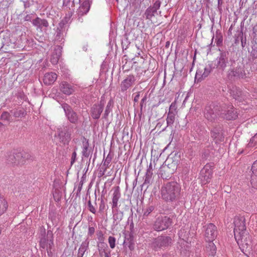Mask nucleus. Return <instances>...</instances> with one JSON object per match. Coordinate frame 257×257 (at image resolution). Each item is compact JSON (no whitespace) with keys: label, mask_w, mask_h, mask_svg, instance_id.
Returning a JSON list of instances; mask_svg holds the SVG:
<instances>
[{"label":"nucleus","mask_w":257,"mask_h":257,"mask_svg":"<svg viewBox=\"0 0 257 257\" xmlns=\"http://www.w3.org/2000/svg\"><path fill=\"white\" fill-rule=\"evenodd\" d=\"M8 202L6 199L0 195V215L6 212L8 209Z\"/></svg>","instance_id":"nucleus-21"},{"label":"nucleus","mask_w":257,"mask_h":257,"mask_svg":"<svg viewBox=\"0 0 257 257\" xmlns=\"http://www.w3.org/2000/svg\"><path fill=\"white\" fill-rule=\"evenodd\" d=\"M24 6L25 9L30 7V3L29 1H23Z\"/></svg>","instance_id":"nucleus-57"},{"label":"nucleus","mask_w":257,"mask_h":257,"mask_svg":"<svg viewBox=\"0 0 257 257\" xmlns=\"http://www.w3.org/2000/svg\"><path fill=\"white\" fill-rule=\"evenodd\" d=\"M224 117L229 120L235 119L237 117L236 110L232 106L229 107Z\"/></svg>","instance_id":"nucleus-19"},{"label":"nucleus","mask_w":257,"mask_h":257,"mask_svg":"<svg viewBox=\"0 0 257 257\" xmlns=\"http://www.w3.org/2000/svg\"><path fill=\"white\" fill-rule=\"evenodd\" d=\"M207 241H213L217 236V228L215 225L209 223L205 226L204 234Z\"/></svg>","instance_id":"nucleus-7"},{"label":"nucleus","mask_w":257,"mask_h":257,"mask_svg":"<svg viewBox=\"0 0 257 257\" xmlns=\"http://www.w3.org/2000/svg\"><path fill=\"white\" fill-rule=\"evenodd\" d=\"M153 168L152 163H151L148 167L147 172L146 174V178L145 180V183L149 184L152 178Z\"/></svg>","instance_id":"nucleus-22"},{"label":"nucleus","mask_w":257,"mask_h":257,"mask_svg":"<svg viewBox=\"0 0 257 257\" xmlns=\"http://www.w3.org/2000/svg\"><path fill=\"white\" fill-rule=\"evenodd\" d=\"M204 115L207 119L210 121L214 120L219 115L217 108L213 105L206 106L204 110Z\"/></svg>","instance_id":"nucleus-8"},{"label":"nucleus","mask_w":257,"mask_h":257,"mask_svg":"<svg viewBox=\"0 0 257 257\" xmlns=\"http://www.w3.org/2000/svg\"><path fill=\"white\" fill-rule=\"evenodd\" d=\"M61 90L67 95L71 94L74 91L73 88L67 81H63L61 86Z\"/></svg>","instance_id":"nucleus-20"},{"label":"nucleus","mask_w":257,"mask_h":257,"mask_svg":"<svg viewBox=\"0 0 257 257\" xmlns=\"http://www.w3.org/2000/svg\"><path fill=\"white\" fill-rule=\"evenodd\" d=\"M177 100H178V97L176 98L174 102L172 103V104H171L170 107V110L173 109H176V103L177 102Z\"/></svg>","instance_id":"nucleus-53"},{"label":"nucleus","mask_w":257,"mask_h":257,"mask_svg":"<svg viewBox=\"0 0 257 257\" xmlns=\"http://www.w3.org/2000/svg\"><path fill=\"white\" fill-rule=\"evenodd\" d=\"M32 24L37 27V29H42L44 27L47 28L49 26V23L46 19H42L39 17H37L32 20Z\"/></svg>","instance_id":"nucleus-14"},{"label":"nucleus","mask_w":257,"mask_h":257,"mask_svg":"<svg viewBox=\"0 0 257 257\" xmlns=\"http://www.w3.org/2000/svg\"><path fill=\"white\" fill-rule=\"evenodd\" d=\"M40 246L43 248H45L46 247V242H45V239H41L40 242Z\"/></svg>","instance_id":"nucleus-54"},{"label":"nucleus","mask_w":257,"mask_h":257,"mask_svg":"<svg viewBox=\"0 0 257 257\" xmlns=\"http://www.w3.org/2000/svg\"><path fill=\"white\" fill-rule=\"evenodd\" d=\"M105 203L103 200H102L99 204V211H102L105 209Z\"/></svg>","instance_id":"nucleus-51"},{"label":"nucleus","mask_w":257,"mask_h":257,"mask_svg":"<svg viewBox=\"0 0 257 257\" xmlns=\"http://www.w3.org/2000/svg\"><path fill=\"white\" fill-rule=\"evenodd\" d=\"M169 45H170V42L167 41V42L166 43V46H166V47L168 48V47H169Z\"/></svg>","instance_id":"nucleus-62"},{"label":"nucleus","mask_w":257,"mask_h":257,"mask_svg":"<svg viewBox=\"0 0 257 257\" xmlns=\"http://www.w3.org/2000/svg\"><path fill=\"white\" fill-rule=\"evenodd\" d=\"M253 251L257 255V243L253 246Z\"/></svg>","instance_id":"nucleus-58"},{"label":"nucleus","mask_w":257,"mask_h":257,"mask_svg":"<svg viewBox=\"0 0 257 257\" xmlns=\"http://www.w3.org/2000/svg\"><path fill=\"white\" fill-rule=\"evenodd\" d=\"M85 9L83 8L81 9V8H79L77 11V15L78 19H80L81 17L86 14L88 12H85Z\"/></svg>","instance_id":"nucleus-34"},{"label":"nucleus","mask_w":257,"mask_h":257,"mask_svg":"<svg viewBox=\"0 0 257 257\" xmlns=\"http://www.w3.org/2000/svg\"><path fill=\"white\" fill-rule=\"evenodd\" d=\"M171 238L169 236H159L155 239L154 246L158 247H166L171 243Z\"/></svg>","instance_id":"nucleus-12"},{"label":"nucleus","mask_w":257,"mask_h":257,"mask_svg":"<svg viewBox=\"0 0 257 257\" xmlns=\"http://www.w3.org/2000/svg\"><path fill=\"white\" fill-rule=\"evenodd\" d=\"M95 232V228L93 226H89L88 234L89 235L91 236Z\"/></svg>","instance_id":"nucleus-49"},{"label":"nucleus","mask_w":257,"mask_h":257,"mask_svg":"<svg viewBox=\"0 0 257 257\" xmlns=\"http://www.w3.org/2000/svg\"><path fill=\"white\" fill-rule=\"evenodd\" d=\"M234 98L236 99V100H238V101H240L241 99H239V98L238 97V96L237 97H236V96H235L234 97Z\"/></svg>","instance_id":"nucleus-63"},{"label":"nucleus","mask_w":257,"mask_h":257,"mask_svg":"<svg viewBox=\"0 0 257 257\" xmlns=\"http://www.w3.org/2000/svg\"><path fill=\"white\" fill-rule=\"evenodd\" d=\"M58 135L60 136V139L62 138V142H63L64 143L65 142L68 141L70 138V134L68 133H65V138L63 137V132H59L58 133Z\"/></svg>","instance_id":"nucleus-32"},{"label":"nucleus","mask_w":257,"mask_h":257,"mask_svg":"<svg viewBox=\"0 0 257 257\" xmlns=\"http://www.w3.org/2000/svg\"><path fill=\"white\" fill-rule=\"evenodd\" d=\"M240 41H241V44L242 47V48L245 47V46L246 45V41H247L246 36L245 34H244V37L242 38V39H241Z\"/></svg>","instance_id":"nucleus-46"},{"label":"nucleus","mask_w":257,"mask_h":257,"mask_svg":"<svg viewBox=\"0 0 257 257\" xmlns=\"http://www.w3.org/2000/svg\"><path fill=\"white\" fill-rule=\"evenodd\" d=\"M139 95H137L135 96V98H134V100L135 101H137L138 99H139Z\"/></svg>","instance_id":"nucleus-61"},{"label":"nucleus","mask_w":257,"mask_h":257,"mask_svg":"<svg viewBox=\"0 0 257 257\" xmlns=\"http://www.w3.org/2000/svg\"><path fill=\"white\" fill-rule=\"evenodd\" d=\"M237 34H235L234 37H237V38H239L240 40L242 38H243L244 34L243 33V27L241 26L240 30H238L237 32Z\"/></svg>","instance_id":"nucleus-37"},{"label":"nucleus","mask_w":257,"mask_h":257,"mask_svg":"<svg viewBox=\"0 0 257 257\" xmlns=\"http://www.w3.org/2000/svg\"><path fill=\"white\" fill-rule=\"evenodd\" d=\"M130 86V84L128 81H122L121 84V88L122 91L126 90Z\"/></svg>","instance_id":"nucleus-41"},{"label":"nucleus","mask_w":257,"mask_h":257,"mask_svg":"<svg viewBox=\"0 0 257 257\" xmlns=\"http://www.w3.org/2000/svg\"><path fill=\"white\" fill-rule=\"evenodd\" d=\"M146 100V97H144V98L142 99V102H144V101H145Z\"/></svg>","instance_id":"nucleus-64"},{"label":"nucleus","mask_w":257,"mask_h":257,"mask_svg":"<svg viewBox=\"0 0 257 257\" xmlns=\"http://www.w3.org/2000/svg\"><path fill=\"white\" fill-rule=\"evenodd\" d=\"M133 6L139 5L141 3V0H130Z\"/></svg>","instance_id":"nucleus-50"},{"label":"nucleus","mask_w":257,"mask_h":257,"mask_svg":"<svg viewBox=\"0 0 257 257\" xmlns=\"http://www.w3.org/2000/svg\"><path fill=\"white\" fill-rule=\"evenodd\" d=\"M62 107L68 120L72 123H75L77 121V116L75 112L72 110L70 106L67 104H63Z\"/></svg>","instance_id":"nucleus-10"},{"label":"nucleus","mask_w":257,"mask_h":257,"mask_svg":"<svg viewBox=\"0 0 257 257\" xmlns=\"http://www.w3.org/2000/svg\"><path fill=\"white\" fill-rule=\"evenodd\" d=\"M120 197V193L119 187H117L113 191L112 199V208L114 209L117 207V203Z\"/></svg>","instance_id":"nucleus-17"},{"label":"nucleus","mask_w":257,"mask_h":257,"mask_svg":"<svg viewBox=\"0 0 257 257\" xmlns=\"http://www.w3.org/2000/svg\"><path fill=\"white\" fill-rule=\"evenodd\" d=\"M64 32H65V31H61V30L57 29L56 35L55 38V41L59 42H61L63 41V40L64 39Z\"/></svg>","instance_id":"nucleus-27"},{"label":"nucleus","mask_w":257,"mask_h":257,"mask_svg":"<svg viewBox=\"0 0 257 257\" xmlns=\"http://www.w3.org/2000/svg\"><path fill=\"white\" fill-rule=\"evenodd\" d=\"M82 155L84 157L88 158L92 153L91 149L89 147L88 141L84 139L82 142Z\"/></svg>","instance_id":"nucleus-15"},{"label":"nucleus","mask_w":257,"mask_h":257,"mask_svg":"<svg viewBox=\"0 0 257 257\" xmlns=\"http://www.w3.org/2000/svg\"><path fill=\"white\" fill-rule=\"evenodd\" d=\"M212 169L210 165H206L201 170L199 178L202 184H206L210 181Z\"/></svg>","instance_id":"nucleus-4"},{"label":"nucleus","mask_w":257,"mask_h":257,"mask_svg":"<svg viewBox=\"0 0 257 257\" xmlns=\"http://www.w3.org/2000/svg\"><path fill=\"white\" fill-rule=\"evenodd\" d=\"M181 186L176 182H168L161 189V198L166 202H173L179 198Z\"/></svg>","instance_id":"nucleus-2"},{"label":"nucleus","mask_w":257,"mask_h":257,"mask_svg":"<svg viewBox=\"0 0 257 257\" xmlns=\"http://www.w3.org/2000/svg\"><path fill=\"white\" fill-rule=\"evenodd\" d=\"M235 239L242 250L251 248V237L246 231L245 218L243 216H236L234 219Z\"/></svg>","instance_id":"nucleus-1"},{"label":"nucleus","mask_w":257,"mask_h":257,"mask_svg":"<svg viewBox=\"0 0 257 257\" xmlns=\"http://www.w3.org/2000/svg\"><path fill=\"white\" fill-rule=\"evenodd\" d=\"M175 115L176 113L175 112L171 110L169 111L167 118V123L168 125H170L174 123L175 119Z\"/></svg>","instance_id":"nucleus-24"},{"label":"nucleus","mask_w":257,"mask_h":257,"mask_svg":"<svg viewBox=\"0 0 257 257\" xmlns=\"http://www.w3.org/2000/svg\"><path fill=\"white\" fill-rule=\"evenodd\" d=\"M229 52L227 51H221L219 56L216 58L217 68L218 70L224 71L228 63Z\"/></svg>","instance_id":"nucleus-5"},{"label":"nucleus","mask_w":257,"mask_h":257,"mask_svg":"<svg viewBox=\"0 0 257 257\" xmlns=\"http://www.w3.org/2000/svg\"><path fill=\"white\" fill-rule=\"evenodd\" d=\"M234 25L232 24L230 26V28H229V30H228V31L227 32V35H228V37L229 36H231L232 35V31L233 30V27Z\"/></svg>","instance_id":"nucleus-56"},{"label":"nucleus","mask_w":257,"mask_h":257,"mask_svg":"<svg viewBox=\"0 0 257 257\" xmlns=\"http://www.w3.org/2000/svg\"><path fill=\"white\" fill-rule=\"evenodd\" d=\"M216 45L217 46H220L222 45L223 37L220 33L216 34Z\"/></svg>","instance_id":"nucleus-36"},{"label":"nucleus","mask_w":257,"mask_h":257,"mask_svg":"<svg viewBox=\"0 0 257 257\" xmlns=\"http://www.w3.org/2000/svg\"><path fill=\"white\" fill-rule=\"evenodd\" d=\"M76 156H77L76 152L75 151H74L72 154V157H71V165H72L76 161Z\"/></svg>","instance_id":"nucleus-45"},{"label":"nucleus","mask_w":257,"mask_h":257,"mask_svg":"<svg viewBox=\"0 0 257 257\" xmlns=\"http://www.w3.org/2000/svg\"><path fill=\"white\" fill-rule=\"evenodd\" d=\"M161 4V2L160 1H156L153 6L147 8L144 14V16L146 17V19L151 20L155 16L157 13V10L160 8Z\"/></svg>","instance_id":"nucleus-9"},{"label":"nucleus","mask_w":257,"mask_h":257,"mask_svg":"<svg viewBox=\"0 0 257 257\" xmlns=\"http://www.w3.org/2000/svg\"><path fill=\"white\" fill-rule=\"evenodd\" d=\"M61 48L59 47L57 49H55L54 52L52 53L50 59V61L52 64L55 65L57 64L61 55Z\"/></svg>","instance_id":"nucleus-18"},{"label":"nucleus","mask_w":257,"mask_h":257,"mask_svg":"<svg viewBox=\"0 0 257 257\" xmlns=\"http://www.w3.org/2000/svg\"><path fill=\"white\" fill-rule=\"evenodd\" d=\"M123 213L120 211H117L113 215V223L117 224L122 220Z\"/></svg>","instance_id":"nucleus-26"},{"label":"nucleus","mask_w":257,"mask_h":257,"mask_svg":"<svg viewBox=\"0 0 257 257\" xmlns=\"http://www.w3.org/2000/svg\"><path fill=\"white\" fill-rule=\"evenodd\" d=\"M73 15V13L71 11L69 12L68 14L66 15V16L64 17V18L62 20L64 21V22H66L67 23H69L70 21L71 18L72 17Z\"/></svg>","instance_id":"nucleus-40"},{"label":"nucleus","mask_w":257,"mask_h":257,"mask_svg":"<svg viewBox=\"0 0 257 257\" xmlns=\"http://www.w3.org/2000/svg\"><path fill=\"white\" fill-rule=\"evenodd\" d=\"M212 70V68L210 65H208L205 67L203 70L199 69L197 70L195 80L198 78V80L199 79H205L210 73Z\"/></svg>","instance_id":"nucleus-11"},{"label":"nucleus","mask_w":257,"mask_h":257,"mask_svg":"<svg viewBox=\"0 0 257 257\" xmlns=\"http://www.w3.org/2000/svg\"><path fill=\"white\" fill-rule=\"evenodd\" d=\"M71 0H63V6L65 7H69L70 5Z\"/></svg>","instance_id":"nucleus-55"},{"label":"nucleus","mask_w":257,"mask_h":257,"mask_svg":"<svg viewBox=\"0 0 257 257\" xmlns=\"http://www.w3.org/2000/svg\"><path fill=\"white\" fill-rule=\"evenodd\" d=\"M10 117V115L9 113H8L7 112H3L1 115L2 119L5 120L9 121Z\"/></svg>","instance_id":"nucleus-43"},{"label":"nucleus","mask_w":257,"mask_h":257,"mask_svg":"<svg viewBox=\"0 0 257 257\" xmlns=\"http://www.w3.org/2000/svg\"><path fill=\"white\" fill-rule=\"evenodd\" d=\"M33 16L34 15L32 14H28L25 17L24 20L25 21H31V20L33 18Z\"/></svg>","instance_id":"nucleus-48"},{"label":"nucleus","mask_w":257,"mask_h":257,"mask_svg":"<svg viewBox=\"0 0 257 257\" xmlns=\"http://www.w3.org/2000/svg\"><path fill=\"white\" fill-rule=\"evenodd\" d=\"M252 32L253 34V39L255 37H257V25H255L252 29Z\"/></svg>","instance_id":"nucleus-52"},{"label":"nucleus","mask_w":257,"mask_h":257,"mask_svg":"<svg viewBox=\"0 0 257 257\" xmlns=\"http://www.w3.org/2000/svg\"><path fill=\"white\" fill-rule=\"evenodd\" d=\"M251 169L252 173H257V160L252 164Z\"/></svg>","instance_id":"nucleus-47"},{"label":"nucleus","mask_w":257,"mask_h":257,"mask_svg":"<svg viewBox=\"0 0 257 257\" xmlns=\"http://www.w3.org/2000/svg\"><path fill=\"white\" fill-rule=\"evenodd\" d=\"M88 208H89V211L92 212V213H94L95 214V212H96V210H95V207L92 205L90 201H88Z\"/></svg>","instance_id":"nucleus-44"},{"label":"nucleus","mask_w":257,"mask_h":257,"mask_svg":"<svg viewBox=\"0 0 257 257\" xmlns=\"http://www.w3.org/2000/svg\"><path fill=\"white\" fill-rule=\"evenodd\" d=\"M171 224L169 217L164 216L159 217L154 224V228L157 231H162L169 227Z\"/></svg>","instance_id":"nucleus-3"},{"label":"nucleus","mask_w":257,"mask_h":257,"mask_svg":"<svg viewBox=\"0 0 257 257\" xmlns=\"http://www.w3.org/2000/svg\"><path fill=\"white\" fill-rule=\"evenodd\" d=\"M251 51H249L248 62L250 63H257V42L255 41L252 42Z\"/></svg>","instance_id":"nucleus-13"},{"label":"nucleus","mask_w":257,"mask_h":257,"mask_svg":"<svg viewBox=\"0 0 257 257\" xmlns=\"http://www.w3.org/2000/svg\"><path fill=\"white\" fill-rule=\"evenodd\" d=\"M87 244L86 243H83L80 246L78 250V257H83L84 252L87 249Z\"/></svg>","instance_id":"nucleus-28"},{"label":"nucleus","mask_w":257,"mask_h":257,"mask_svg":"<svg viewBox=\"0 0 257 257\" xmlns=\"http://www.w3.org/2000/svg\"><path fill=\"white\" fill-rule=\"evenodd\" d=\"M91 4V1L90 0H85L83 2V3L81 5L79 8H81V9L83 8L85 9V12H89L90 5Z\"/></svg>","instance_id":"nucleus-29"},{"label":"nucleus","mask_w":257,"mask_h":257,"mask_svg":"<svg viewBox=\"0 0 257 257\" xmlns=\"http://www.w3.org/2000/svg\"><path fill=\"white\" fill-rule=\"evenodd\" d=\"M250 181L252 187L257 188V173H252Z\"/></svg>","instance_id":"nucleus-31"},{"label":"nucleus","mask_w":257,"mask_h":257,"mask_svg":"<svg viewBox=\"0 0 257 257\" xmlns=\"http://www.w3.org/2000/svg\"><path fill=\"white\" fill-rule=\"evenodd\" d=\"M115 238L113 236H109L108 237V243L110 247L112 249L114 248L115 246Z\"/></svg>","instance_id":"nucleus-35"},{"label":"nucleus","mask_w":257,"mask_h":257,"mask_svg":"<svg viewBox=\"0 0 257 257\" xmlns=\"http://www.w3.org/2000/svg\"><path fill=\"white\" fill-rule=\"evenodd\" d=\"M102 104L94 105L91 109V115L94 119H98L103 110Z\"/></svg>","instance_id":"nucleus-16"},{"label":"nucleus","mask_w":257,"mask_h":257,"mask_svg":"<svg viewBox=\"0 0 257 257\" xmlns=\"http://www.w3.org/2000/svg\"><path fill=\"white\" fill-rule=\"evenodd\" d=\"M227 77L229 79H243L245 78V73L242 68L236 67L228 70Z\"/></svg>","instance_id":"nucleus-6"},{"label":"nucleus","mask_w":257,"mask_h":257,"mask_svg":"<svg viewBox=\"0 0 257 257\" xmlns=\"http://www.w3.org/2000/svg\"><path fill=\"white\" fill-rule=\"evenodd\" d=\"M208 245L207 246V250L208 251L209 254L212 256H213L216 251V247L215 244L212 241H208Z\"/></svg>","instance_id":"nucleus-23"},{"label":"nucleus","mask_w":257,"mask_h":257,"mask_svg":"<svg viewBox=\"0 0 257 257\" xmlns=\"http://www.w3.org/2000/svg\"><path fill=\"white\" fill-rule=\"evenodd\" d=\"M112 101L111 100H110L109 102L107 103V105L106 106L105 110V114L107 116L108 113H109L110 109V107H112Z\"/></svg>","instance_id":"nucleus-42"},{"label":"nucleus","mask_w":257,"mask_h":257,"mask_svg":"<svg viewBox=\"0 0 257 257\" xmlns=\"http://www.w3.org/2000/svg\"><path fill=\"white\" fill-rule=\"evenodd\" d=\"M179 237L183 240L184 241H185L186 242L188 241V232L187 231H185L184 229H181L179 232Z\"/></svg>","instance_id":"nucleus-30"},{"label":"nucleus","mask_w":257,"mask_h":257,"mask_svg":"<svg viewBox=\"0 0 257 257\" xmlns=\"http://www.w3.org/2000/svg\"><path fill=\"white\" fill-rule=\"evenodd\" d=\"M217 1H218V8H219L222 5L223 2H222V0H217Z\"/></svg>","instance_id":"nucleus-59"},{"label":"nucleus","mask_w":257,"mask_h":257,"mask_svg":"<svg viewBox=\"0 0 257 257\" xmlns=\"http://www.w3.org/2000/svg\"><path fill=\"white\" fill-rule=\"evenodd\" d=\"M57 75L56 73L51 72L45 73L43 80H56Z\"/></svg>","instance_id":"nucleus-25"},{"label":"nucleus","mask_w":257,"mask_h":257,"mask_svg":"<svg viewBox=\"0 0 257 257\" xmlns=\"http://www.w3.org/2000/svg\"><path fill=\"white\" fill-rule=\"evenodd\" d=\"M67 24H68L67 23L64 22V21L61 20V21L59 23V25H58V26L57 29L65 31V26Z\"/></svg>","instance_id":"nucleus-38"},{"label":"nucleus","mask_w":257,"mask_h":257,"mask_svg":"<svg viewBox=\"0 0 257 257\" xmlns=\"http://www.w3.org/2000/svg\"><path fill=\"white\" fill-rule=\"evenodd\" d=\"M154 209V207L153 206H150L148 207L144 211V215L148 216L149 215Z\"/></svg>","instance_id":"nucleus-39"},{"label":"nucleus","mask_w":257,"mask_h":257,"mask_svg":"<svg viewBox=\"0 0 257 257\" xmlns=\"http://www.w3.org/2000/svg\"><path fill=\"white\" fill-rule=\"evenodd\" d=\"M239 38H237V37H235V43L237 44L239 43Z\"/></svg>","instance_id":"nucleus-60"},{"label":"nucleus","mask_w":257,"mask_h":257,"mask_svg":"<svg viewBox=\"0 0 257 257\" xmlns=\"http://www.w3.org/2000/svg\"><path fill=\"white\" fill-rule=\"evenodd\" d=\"M257 143V133L250 139L249 143L248 144V147L251 148L253 147Z\"/></svg>","instance_id":"nucleus-33"}]
</instances>
